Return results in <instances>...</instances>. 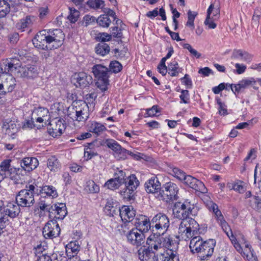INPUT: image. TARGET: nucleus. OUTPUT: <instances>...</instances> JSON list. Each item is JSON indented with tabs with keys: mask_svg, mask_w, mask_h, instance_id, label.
Segmentation results:
<instances>
[{
	"mask_svg": "<svg viewBox=\"0 0 261 261\" xmlns=\"http://www.w3.org/2000/svg\"><path fill=\"white\" fill-rule=\"evenodd\" d=\"M64 35L60 29H55L46 32H39L33 40L34 45L42 49H53L57 48L63 43Z\"/></svg>",
	"mask_w": 261,
	"mask_h": 261,
	"instance_id": "1",
	"label": "nucleus"
},
{
	"mask_svg": "<svg viewBox=\"0 0 261 261\" xmlns=\"http://www.w3.org/2000/svg\"><path fill=\"white\" fill-rule=\"evenodd\" d=\"M161 236L153 233L146 240L148 245L147 249L152 253L153 257L158 259L164 255V254L171 247L174 246L175 243L169 238H164Z\"/></svg>",
	"mask_w": 261,
	"mask_h": 261,
	"instance_id": "2",
	"label": "nucleus"
},
{
	"mask_svg": "<svg viewBox=\"0 0 261 261\" xmlns=\"http://www.w3.org/2000/svg\"><path fill=\"white\" fill-rule=\"evenodd\" d=\"M15 61L17 62V60H13L2 66V72L0 73V94L5 95L7 93L11 92L15 88V79L8 72L17 69V66H15Z\"/></svg>",
	"mask_w": 261,
	"mask_h": 261,
	"instance_id": "3",
	"label": "nucleus"
},
{
	"mask_svg": "<svg viewBox=\"0 0 261 261\" xmlns=\"http://www.w3.org/2000/svg\"><path fill=\"white\" fill-rule=\"evenodd\" d=\"M194 202L190 199H187L183 202L175 203L173 207V214L175 218L181 221L185 219H193L189 217L194 208Z\"/></svg>",
	"mask_w": 261,
	"mask_h": 261,
	"instance_id": "4",
	"label": "nucleus"
},
{
	"mask_svg": "<svg viewBox=\"0 0 261 261\" xmlns=\"http://www.w3.org/2000/svg\"><path fill=\"white\" fill-rule=\"evenodd\" d=\"M199 225L194 219H185L181 221L178 230V238L187 241L192 239L195 231L198 229Z\"/></svg>",
	"mask_w": 261,
	"mask_h": 261,
	"instance_id": "5",
	"label": "nucleus"
},
{
	"mask_svg": "<svg viewBox=\"0 0 261 261\" xmlns=\"http://www.w3.org/2000/svg\"><path fill=\"white\" fill-rule=\"evenodd\" d=\"M33 185H27L24 189L20 190L16 196V201L21 207H30L35 202Z\"/></svg>",
	"mask_w": 261,
	"mask_h": 261,
	"instance_id": "6",
	"label": "nucleus"
},
{
	"mask_svg": "<svg viewBox=\"0 0 261 261\" xmlns=\"http://www.w3.org/2000/svg\"><path fill=\"white\" fill-rule=\"evenodd\" d=\"M151 224L152 233L161 236L168 230L170 226V220L166 215L160 213L152 218Z\"/></svg>",
	"mask_w": 261,
	"mask_h": 261,
	"instance_id": "7",
	"label": "nucleus"
},
{
	"mask_svg": "<svg viewBox=\"0 0 261 261\" xmlns=\"http://www.w3.org/2000/svg\"><path fill=\"white\" fill-rule=\"evenodd\" d=\"M236 250L241 254L242 257L248 261H258L253 250L251 249L250 244L246 241L237 242L234 238H229Z\"/></svg>",
	"mask_w": 261,
	"mask_h": 261,
	"instance_id": "8",
	"label": "nucleus"
},
{
	"mask_svg": "<svg viewBox=\"0 0 261 261\" xmlns=\"http://www.w3.org/2000/svg\"><path fill=\"white\" fill-rule=\"evenodd\" d=\"M124 183L125 187L120 191V194L123 199L130 200L133 198L139 182L136 176L132 174L126 178Z\"/></svg>",
	"mask_w": 261,
	"mask_h": 261,
	"instance_id": "9",
	"label": "nucleus"
},
{
	"mask_svg": "<svg viewBox=\"0 0 261 261\" xmlns=\"http://www.w3.org/2000/svg\"><path fill=\"white\" fill-rule=\"evenodd\" d=\"M75 114L71 116L73 120L79 122H85L89 116V110L88 104L84 101L79 100L73 102Z\"/></svg>",
	"mask_w": 261,
	"mask_h": 261,
	"instance_id": "10",
	"label": "nucleus"
},
{
	"mask_svg": "<svg viewBox=\"0 0 261 261\" xmlns=\"http://www.w3.org/2000/svg\"><path fill=\"white\" fill-rule=\"evenodd\" d=\"M178 191L179 188L175 184L168 182L163 185V190L160 194L162 199L168 202L177 200Z\"/></svg>",
	"mask_w": 261,
	"mask_h": 261,
	"instance_id": "11",
	"label": "nucleus"
},
{
	"mask_svg": "<svg viewBox=\"0 0 261 261\" xmlns=\"http://www.w3.org/2000/svg\"><path fill=\"white\" fill-rule=\"evenodd\" d=\"M60 228L56 220L48 221L43 228L42 233L45 239H53L59 236Z\"/></svg>",
	"mask_w": 261,
	"mask_h": 261,
	"instance_id": "12",
	"label": "nucleus"
},
{
	"mask_svg": "<svg viewBox=\"0 0 261 261\" xmlns=\"http://www.w3.org/2000/svg\"><path fill=\"white\" fill-rule=\"evenodd\" d=\"M127 241L131 245L139 247L144 244L145 236L143 233L138 230L137 229L133 228L125 234Z\"/></svg>",
	"mask_w": 261,
	"mask_h": 261,
	"instance_id": "13",
	"label": "nucleus"
},
{
	"mask_svg": "<svg viewBox=\"0 0 261 261\" xmlns=\"http://www.w3.org/2000/svg\"><path fill=\"white\" fill-rule=\"evenodd\" d=\"M134 228L137 229L138 231L143 233L148 232L152 227L151 220L146 216L139 215L136 217L135 219Z\"/></svg>",
	"mask_w": 261,
	"mask_h": 261,
	"instance_id": "14",
	"label": "nucleus"
},
{
	"mask_svg": "<svg viewBox=\"0 0 261 261\" xmlns=\"http://www.w3.org/2000/svg\"><path fill=\"white\" fill-rule=\"evenodd\" d=\"M47 129L50 135L53 137H57L62 134L65 129V126L61 120L55 119L49 122Z\"/></svg>",
	"mask_w": 261,
	"mask_h": 261,
	"instance_id": "15",
	"label": "nucleus"
},
{
	"mask_svg": "<svg viewBox=\"0 0 261 261\" xmlns=\"http://www.w3.org/2000/svg\"><path fill=\"white\" fill-rule=\"evenodd\" d=\"M183 182L184 184L196 191L202 193L207 192V189L203 182L191 175H187Z\"/></svg>",
	"mask_w": 261,
	"mask_h": 261,
	"instance_id": "16",
	"label": "nucleus"
},
{
	"mask_svg": "<svg viewBox=\"0 0 261 261\" xmlns=\"http://www.w3.org/2000/svg\"><path fill=\"white\" fill-rule=\"evenodd\" d=\"M1 201L3 211L7 213L9 218H14L19 215L20 212V205L17 202H10L7 203L6 205H4L3 202L2 201Z\"/></svg>",
	"mask_w": 261,
	"mask_h": 261,
	"instance_id": "17",
	"label": "nucleus"
},
{
	"mask_svg": "<svg viewBox=\"0 0 261 261\" xmlns=\"http://www.w3.org/2000/svg\"><path fill=\"white\" fill-rule=\"evenodd\" d=\"M105 144L108 147L114 151L115 158L119 160H120V158H124L125 152H126L125 149L122 148L117 141L113 139H107L105 141Z\"/></svg>",
	"mask_w": 261,
	"mask_h": 261,
	"instance_id": "18",
	"label": "nucleus"
},
{
	"mask_svg": "<svg viewBox=\"0 0 261 261\" xmlns=\"http://www.w3.org/2000/svg\"><path fill=\"white\" fill-rule=\"evenodd\" d=\"M17 61V62H15V66H17L18 72L20 73L21 76L33 77L37 75L38 72L36 67L30 65L20 66L18 63V61Z\"/></svg>",
	"mask_w": 261,
	"mask_h": 261,
	"instance_id": "19",
	"label": "nucleus"
},
{
	"mask_svg": "<svg viewBox=\"0 0 261 261\" xmlns=\"http://www.w3.org/2000/svg\"><path fill=\"white\" fill-rule=\"evenodd\" d=\"M12 160L7 159L3 161L0 164V170L2 172L6 173L8 176L13 178L19 171V168H15L12 166Z\"/></svg>",
	"mask_w": 261,
	"mask_h": 261,
	"instance_id": "20",
	"label": "nucleus"
},
{
	"mask_svg": "<svg viewBox=\"0 0 261 261\" xmlns=\"http://www.w3.org/2000/svg\"><path fill=\"white\" fill-rule=\"evenodd\" d=\"M20 165L23 170L30 172L37 167L39 162L36 158L27 157L20 161Z\"/></svg>",
	"mask_w": 261,
	"mask_h": 261,
	"instance_id": "21",
	"label": "nucleus"
},
{
	"mask_svg": "<svg viewBox=\"0 0 261 261\" xmlns=\"http://www.w3.org/2000/svg\"><path fill=\"white\" fill-rule=\"evenodd\" d=\"M75 80L76 82L74 84L76 87L82 88L86 87L92 82V77L85 72H80L75 74Z\"/></svg>",
	"mask_w": 261,
	"mask_h": 261,
	"instance_id": "22",
	"label": "nucleus"
},
{
	"mask_svg": "<svg viewBox=\"0 0 261 261\" xmlns=\"http://www.w3.org/2000/svg\"><path fill=\"white\" fill-rule=\"evenodd\" d=\"M48 111L47 109L38 107L32 112V119L36 120L37 122L42 123L49 119Z\"/></svg>",
	"mask_w": 261,
	"mask_h": 261,
	"instance_id": "23",
	"label": "nucleus"
},
{
	"mask_svg": "<svg viewBox=\"0 0 261 261\" xmlns=\"http://www.w3.org/2000/svg\"><path fill=\"white\" fill-rule=\"evenodd\" d=\"M119 215L123 221H132L135 215V211L132 206L123 205L119 210Z\"/></svg>",
	"mask_w": 261,
	"mask_h": 261,
	"instance_id": "24",
	"label": "nucleus"
},
{
	"mask_svg": "<svg viewBox=\"0 0 261 261\" xmlns=\"http://www.w3.org/2000/svg\"><path fill=\"white\" fill-rule=\"evenodd\" d=\"M120 208L117 201L110 198L107 199L104 211L107 215L114 216L119 213Z\"/></svg>",
	"mask_w": 261,
	"mask_h": 261,
	"instance_id": "25",
	"label": "nucleus"
},
{
	"mask_svg": "<svg viewBox=\"0 0 261 261\" xmlns=\"http://www.w3.org/2000/svg\"><path fill=\"white\" fill-rule=\"evenodd\" d=\"M214 215L215 218L217 220V222L220 225L223 230L226 233L229 238H230V237L233 238L232 231L228 223L225 220L221 212H217V213Z\"/></svg>",
	"mask_w": 261,
	"mask_h": 261,
	"instance_id": "26",
	"label": "nucleus"
},
{
	"mask_svg": "<svg viewBox=\"0 0 261 261\" xmlns=\"http://www.w3.org/2000/svg\"><path fill=\"white\" fill-rule=\"evenodd\" d=\"M92 71L97 80L108 79L109 69L105 66L96 64L92 67Z\"/></svg>",
	"mask_w": 261,
	"mask_h": 261,
	"instance_id": "27",
	"label": "nucleus"
},
{
	"mask_svg": "<svg viewBox=\"0 0 261 261\" xmlns=\"http://www.w3.org/2000/svg\"><path fill=\"white\" fill-rule=\"evenodd\" d=\"M231 58L232 59L240 60L246 63H250L252 60V56L245 51L238 49L233 50Z\"/></svg>",
	"mask_w": 261,
	"mask_h": 261,
	"instance_id": "28",
	"label": "nucleus"
},
{
	"mask_svg": "<svg viewBox=\"0 0 261 261\" xmlns=\"http://www.w3.org/2000/svg\"><path fill=\"white\" fill-rule=\"evenodd\" d=\"M215 245L216 241L214 240L205 241L202 260H207L212 255Z\"/></svg>",
	"mask_w": 261,
	"mask_h": 261,
	"instance_id": "29",
	"label": "nucleus"
},
{
	"mask_svg": "<svg viewBox=\"0 0 261 261\" xmlns=\"http://www.w3.org/2000/svg\"><path fill=\"white\" fill-rule=\"evenodd\" d=\"M205 241H203L202 238L199 236L193 237L190 241L189 247L193 253H196L204 244Z\"/></svg>",
	"mask_w": 261,
	"mask_h": 261,
	"instance_id": "30",
	"label": "nucleus"
},
{
	"mask_svg": "<svg viewBox=\"0 0 261 261\" xmlns=\"http://www.w3.org/2000/svg\"><path fill=\"white\" fill-rule=\"evenodd\" d=\"M52 211L55 212V218L63 219L67 215L66 206L64 203H60L53 205Z\"/></svg>",
	"mask_w": 261,
	"mask_h": 261,
	"instance_id": "31",
	"label": "nucleus"
},
{
	"mask_svg": "<svg viewBox=\"0 0 261 261\" xmlns=\"http://www.w3.org/2000/svg\"><path fill=\"white\" fill-rule=\"evenodd\" d=\"M145 187L147 193H154L161 188V184L156 177L151 178L145 182Z\"/></svg>",
	"mask_w": 261,
	"mask_h": 261,
	"instance_id": "32",
	"label": "nucleus"
},
{
	"mask_svg": "<svg viewBox=\"0 0 261 261\" xmlns=\"http://www.w3.org/2000/svg\"><path fill=\"white\" fill-rule=\"evenodd\" d=\"M87 130L96 135H99L106 130V127L101 123L92 121H89L87 124Z\"/></svg>",
	"mask_w": 261,
	"mask_h": 261,
	"instance_id": "33",
	"label": "nucleus"
},
{
	"mask_svg": "<svg viewBox=\"0 0 261 261\" xmlns=\"http://www.w3.org/2000/svg\"><path fill=\"white\" fill-rule=\"evenodd\" d=\"M175 249V243L174 244V246L167 250L164 255L161 257L159 259L162 261H179L178 256L176 255V252Z\"/></svg>",
	"mask_w": 261,
	"mask_h": 261,
	"instance_id": "34",
	"label": "nucleus"
},
{
	"mask_svg": "<svg viewBox=\"0 0 261 261\" xmlns=\"http://www.w3.org/2000/svg\"><path fill=\"white\" fill-rule=\"evenodd\" d=\"M138 256L141 261H154L153 255L145 247L138 250Z\"/></svg>",
	"mask_w": 261,
	"mask_h": 261,
	"instance_id": "35",
	"label": "nucleus"
},
{
	"mask_svg": "<svg viewBox=\"0 0 261 261\" xmlns=\"http://www.w3.org/2000/svg\"><path fill=\"white\" fill-rule=\"evenodd\" d=\"M47 166L49 170L53 172H58L61 167L60 163L55 156H51L48 159Z\"/></svg>",
	"mask_w": 261,
	"mask_h": 261,
	"instance_id": "36",
	"label": "nucleus"
},
{
	"mask_svg": "<svg viewBox=\"0 0 261 261\" xmlns=\"http://www.w3.org/2000/svg\"><path fill=\"white\" fill-rule=\"evenodd\" d=\"M40 194L42 196L46 195L52 198H56L58 196L57 190L53 186H43L40 190Z\"/></svg>",
	"mask_w": 261,
	"mask_h": 261,
	"instance_id": "37",
	"label": "nucleus"
},
{
	"mask_svg": "<svg viewBox=\"0 0 261 261\" xmlns=\"http://www.w3.org/2000/svg\"><path fill=\"white\" fill-rule=\"evenodd\" d=\"M80 249V246L76 242H71L66 246V253L68 256H71L72 255L76 256Z\"/></svg>",
	"mask_w": 261,
	"mask_h": 261,
	"instance_id": "38",
	"label": "nucleus"
},
{
	"mask_svg": "<svg viewBox=\"0 0 261 261\" xmlns=\"http://www.w3.org/2000/svg\"><path fill=\"white\" fill-rule=\"evenodd\" d=\"M181 70L182 69L179 68L178 64L176 60L172 61L168 65V73L171 76H177Z\"/></svg>",
	"mask_w": 261,
	"mask_h": 261,
	"instance_id": "39",
	"label": "nucleus"
},
{
	"mask_svg": "<svg viewBox=\"0 0 261 261\" xmlns=\"http://www.w3.org/2000/svg\"><path fill=\"white\" fill-rule=\"evenodd\" d=\"M227 187L230 190H233L240 193H243L245 192V188L243 185V182L240 180L228 183Z\"/></svg>",
	"mask_w": 261,
	"mask_h": 261,
	"instance_id": "40",
	"label": "nucleus"
},
{
	"mask_svg": "<svg viewBox=\"0 0 261 261\" xmlns=\"http://www.w3.org/2000/svg\"><path fill=\"white\" fill-rule=\"evenodd\" d=\"M3 128L7 130H9V133H15L17 132L18 127L15 122L13 120L6 119L3 123Z\"/></svg>",
	"mask_w": 261,
	"mask_h": 261,
	"instance_id": "41",
	"label": "nucleus"
},
{
	"mask_svg": "<svg viewBox=\"0 0 261 261\" xmlns=\"http://www.w3.org/2000/svg\"><path fill=\"white\" fill-rule=\"evenodd\" d=\"M10 11V5L6 0H0V17L5 16Z\"/></svg>",
	"mask_w": 261,
	"mask_h": 261,
	"instance_id": "42",
	"label": "nucleus"
},
{
	"mask_svg": "<svg viewBox=\"0 0 261 261\" xmlns=\"http://www.w3.org/2000/svg\"><path fill=\"white\" fill-rule=\"evenodd\" d=\"M33 20V17L27 16L20 20V22L18 23V27L22 30L29 28L32 24Z\"/></svg>",
	"mask_w": 261,
	"mask_h": 261,
	"instance_id": "43",
	"label": "nucleus"
},
{
	"mask_svg": "<svg viewBox=\"0 0 261 261\" xmlns=\"http://www.w3.org/2000/svg\"><path fill=\"white\" fill-rule=\"evenodd\" d=\"M95 51L97 54L103 56L109 53L110 47L106 43H99L95 47Z\"/></svg>",
	"mask_w": 261,
	"mask_h": 261,
	"instance_id": "44",
	"label": "nucleus"
},
{
	"mask_svg": "<svg viewBox=\"0 0 261 261\" xmlns=\"http://www.w3.org/2000/svg\"><path fill=\"white\" fill-rule=\"evenodd\" d=\"M97 22L100 26L108 28L111 23V20L108 15L103 14L98 17Z\"/></svg>",
	"mask_w": 261,
	"mask_h": 261,
	"instance_id": "45",
	"label": "nucleus"
},
{
	"mask_svg": "<svg viewBox=\"0 0 261 261\" xmlns=\"http://www.w3.org/2000/svg\"><path fill=\"white\" fill-rule=\"evenodd\" d=\"M210 14L213 20H217L220 15V10L218 8H215L213 4H211L207 11V15Z\"/></svg>",
	"mask_w": 261,
	"mask_h": 261,
	"instance_id": "46",
	"label": "nucleus"
},
{
	"mask_svg": "<svg viewBox=\"0 0 261 261\" xmlns=\"http://www.w3.org/2000/svg\"><path fill=\"white\" fill-rule=\"evenodd\" d=\"M85 189L91 193H98L99 191V186L93 180H89L87 182Z\"/></svg>",
	"mask_w": 261,
	"mask_h": 261,
	"instance_id": "47",
	"label": "nucleus"
},
{
	"mask_svg": "<svg viewBox=\"0 0 261 261\" xmlns=\"http://www.w3.org/2000/svg\"><path fill=\"white\" fill-rule=\"evenodd\" d=\"M171 174L178 180L182 181H184L187 176L183 171L175 167L172 168Z\"/></svg>",
	"mask_w": 261,
	"mask_h": 261,
	"instance_id": "48",
	"label": "nucleus"
},
{
	"mask_svg": "<svg viewBox=\"0 0 261 261\" xmlns=\"http://www.w3.org/2000/svg\"><path fill=\"white\" fill-rule=\"evenodd\" d=\"M251 206L255 210L261 209V195L254 196L250 200Z\"/></svg>",
	"mask_w": 261,
	"mask_h": 261,
	"instance_id": "49",
	"label": "nucleus"
},
{
	"mask_svg": "<svg viewBox=\"0 0 261 261\" xmlns=\"http://www.w3.org/2000/svg\"><path fill=\"white\" fill-rule=\"evenodd\" d=\"M121 185L114 178L108 180L104 185L107 189L114 190L118 189Z\"/></svg>",
	"mask_w": 261,
	"mask_h": 261,
	"instance_id": "50",
	"label": "nucleus"
},
{
	"mask_svg": "<svg viewBox=\"0 0 261 261\" xmlns=\"http://www.w3.org/2000/svg\"><path fill=\"white\" fill-rule=\"evenodd\" d=\"M87 5L94 9H102L104 7V2L101 0H89Z\"/></svg>",
	"mask_w": 261,
	"mask_h": 261,
	"instance_id": "51",
	"label": "nucleus"
},
{
	"mask_svg": "<svg viewBox=\"0 0 261 261\" xmlns=\"http://www.w3.org/2000/svg\"><path fill=\"white\" fill-rule=\"evenodd\" d=\"M197 15L196 12L192 11L189 10L188 12V21L186 23V25L191 27L192 29L194 28V21L196 16Z\"/></svg>",
	"mask_w": 261,
	"mask_h": 261,
	"instance_id": "52",
	"label": "nucleus"
},
{
	"mask_svg": "<svg viewBox=\"0 0 261 261\" xmlns=\"http://www.w3.org/2000/svg\"><path fill=\"white\" fill-rule=\"evenodd\" d=\"M39 209L44 212H47L49 214L53 213L52 208L53 205H51L50 204H48L46 202H45L44 201H41L39 203ZM50 214H49V217H50Z\"/></svg>",
	"mask_w": 261,
	"mask_h": 261,
	"instance_id": "53",
	"label": "nucleus"
},
{
	"mask_svg": "<svg viewBox=\"0 0 261 261\" xmlns=\"http://www.w3.org/2000/svg\"><path fill=\"white\" fill-rule=\"evenodd\" d=\"M109 84L108 79H99L96 83V85L102 91H105L108 89V85Z\"/></svg>",
	"mask_w": 261,
	"mask_h": 261,
	"instance_id": "54",
	"label": "nucleus"
},
{
	"mask_svg": "<svg viewBox=\"0 0 261 261\" xmlns=\"http://www.w3.org/2000/svg\"><path fill=\"white\" fill-rule=\"evenodd\" d=\"M126 175L125 173L122 170H118L114 174V178L122 185V184L124 183Z\"/></svg>",
	"mask_w": 261,
	"mask_h": 261,
	"instance_id": "55",
	"label": "nucleus"
},
{
	"mask_svg": "<svg viewBox=\"0 0 261 261\" xmlns=\"http://www.w3.org/2000/svg\"><path fill=\"white\" fill-rule=\"evenodd\" d=\"M109 66L110 70L115 73L120 71L122 68L121 64L117 61H112Z\"/></svg>",
	"mask_w": 261,
	"mask_h": 261,
	"instance_id": "56",
	"label": "nucleus"
},
{
	"mask_svg": "<svg viewBox=\"0 0 261 261\" xmlns=\"http://www.w3.org/2000/svg\"><path fill=\"white\" fill-rule=\"evenodd\" d=\"M255 84V81L253 78L244 79L240 82V85L242 89L246 88L250 86H253Z\"/></svg>",
	"mask_w": 261,
	"mask_h": 261,
	"instance_id": "57",
	"label": "nucleus"
},
{
	"mask_svg": "<svg viewBox=\"0 0 261 261\" xmlns=\"http://www.w3.org/2000/svg\"><path fill=\"white\" fill-rule=\"evenodd\" d=\"M79 15L80 13L78 11L74 9H70V14L68 16V19L71 22L74 23L77 20Z\"/></svg>",
	"mask_w": 261,
	"mask_h": 261,
	"instance_id": "58",
	"label": "nucleus"
},
{
	"mask_svg": "<svg viewBox=\"0 0 261 261\" xmlns=\"http://www.w3.org/2000/svg\"><path fill=\"white\" fill-rule=\"evenodd\" d=\"M179 98L181 100L180 103L184 102V103H188L190 101V94L189 91L187 90H182Z\"/></svg>",
	"mask_w": 261,
	"mask_h": 261,
	"instance_id": "59",
	"label": "nucleus"
},
{
	"mask_svg": "<svg viewBox=\"0 0 261 261\" xmlns=\"http://www.w3.org/2000/svg\"><path fill=\"white\" fill-rule=\"evenodd\" d=\"M217 103L219 106V113L221 115H225L227 114V110L226 109V106L225 104L221 101L220 98H217Z\"/></svg>",
	"mask_w": 261,
	"mask_h": 261,
	"instance_id": "60",
	"label": "nucleus"
},
{
	"mask_svg": "<svg viewBox=\"0 0 261 261\" xmlns=\"http://www.w3.org/2000/svg\"><path fill=\"white\" fill-rule=\"evenodd\" d=\"M97 39L101 42L108 41L111 40V35L107 33H99L97 36Z\"/></svg>",
	"mask_w": 261,
	"mask_h": 261,
	"instance_id": "61",
	"label": "nucleus"
},
{
	"mask_svg": "<svg viewBox=\"0 0 261 261\" xmlns=\"http://www.w3.org/2000/svg\"><path fill=\"white\" fill-rule=\"evenodd\" d=\"M260 15L261 13L259 12V11L258 10H256L252 19V24L253 25H258Z\"/></svg>",
	"mask_w": 261,
	"mask_h": 261,
	"instance_id": "62",
	"label": "nucleus"
},
{
	"mask_svg": "<svg viewBox=\"0 0 261 261\" xmlns=\"http://www.w3.org/2000/svg\"><path fill=\"white\" fill-rule=\"evenodd\" d=\"M160 112L158 106L154 105L151 108L146 109V115L149 117H153L155 115L156 113Z\"/></svg>",
	"mask_w": 261,
	"mask_h": 261,
	"instance_id": "63",
	"label": "nucleus"
},
{
	"mask_svg": "<svg viewBox=\"0 0 261 261\" xmlns=\"http://www.w3.org/2000/svg\"><path fill=\"white\" fill-rule=\"evenodd\" d=\"M180 80L182 83L186 85L188 88H192V82L188 74H185L184 77H182Z\"/></svg>",
	"mask_w": 261,
	"mask_h": 261,
	"instance_id": "64",
	"label": "nucleus"
}]
</instances>
